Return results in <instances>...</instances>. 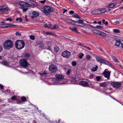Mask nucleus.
Wrapping results in <instances>:
<instances>
[{
    "label": "nucleus",
    "mask_w": 123,
    "mask_h": 123,
    "mask_svg": "<svg viewBox=\"0 0 123 123\" xmlns=\"http://www.w3.org/2000/svg\"><path fill=\"white\" fill-rule=\"evenodd\" d=\"M25 2L20 1L19 2V4L20 6L19 7L20 8H22L23 7H28L30 6L34 5L35 4V2L31 0H25Z\"/></svg>",
    "instance_id": "obj_1"
},
{
    "label": "nucleus",
    "mask_w": 123,
    "mask_h": 123,
    "mask_svg": "<svg viewBox=\"0 0 123 123\" xmlns=\"http://www.w3.org/2000/svg\"><path fill=\"white\" fill-rule=\"evenodd\" d=\"M16 48L20 50L24 47L25 44L24 41L22 40H17L15 43Z\"/></svg>",
    "instance_id": "obj_2"
},
{
    "label": "nucleus",
    "mask_w": 123,
    "mask_h": 123,
    "mask_svg": "<svg viewBox=\"0 0 123 123\" xmlns=\"http://www.w3.org/2000/svg\"><path fill=\"white\" fill-rule=\"evenodd\" d=\"M64 76L60 74H57L55 76L56 78L52 79H51L53 82L55 83L59 82L64 78Z\"/></svg>",
    "instance_id": "obj_3"
},
{
    "label": "nucleus",
    "mask_w": 123,
    "mask_h": 123,
    "mask_svg": "<svg viewBox=\"0 0 123 123\" xmlns=\"http://www.w3.org/2000/svg\"><path fill=\"white\" fill-rule=\"evenodd\" d=\"M43 12L46 15H48L49 12H52L54 10L53 8L48 6H44L43 7Z\"/></svg>",
    "instance_id": "obj_4"
},
{
    "label": "nucleus",
    "mask_w": 123,
    "mask_h": 123,
    "mask_svg": "<svg viewBox=\"0 0 123 123\" xmlns=\"http://www.w3.org/2000/svg\"><path fill=\"white\" fill-rule=\"evenodd\" d=\"M13 46L12 42L10 40H8L6 41L4 44V48L7 49H9L12 48Z\"/></svg>",
    "instance_id": "obj_5"
},
{
    "label": "nucleus",
    "mask_w": 123,
    "mask_h": 123,
    "mask_svg": "<svg viewBox=\"0 0 123 123\" xmlns=\"http://www.w3.org/2000/svg\"><path fill=\"white\" fill-rule=\"evenodd\" d=\"M105 39L109 44L111 45L113 44L114 41L117 39V38H115L113 37L108 36H106Z\"/></svg>",
    "instance_id": "obj_6"
},
{
    "label": "nucleus",
    "mask_w": 123,
    "mask_h": 123,
    "mask_svg": "<svg viewBox=\"0 0 123 123\" xmlns=\"http://www.w3.org/2000/svg\"><path fill=\"white\" fill-rule=\"evenodd\" d=\"M20 64L21 66L23 68H26L29 65L27 60L24 59H22L20 61Z\"/></svg>",
    "instance_id": "obj_7"
},
{
    "label": "nucleus",
    "mask_w": 123,
    "mask_h": 123,
    "mask_svg": "<svg viewBox=\"0 0 123 123\" xmlns=\"http://www.w3.org/2000/svg\"><path fill=\"white\" fill-rule=\"evenodd\" d=\"M49 70L51 73H56L57 70V67L56 66L52 64L49 66Z\"/></svg>",
    "instance_id": "obj_8"
},
{
    "label": "nucleus",
    "mask_w": 123,
    "mask_h": 123,
    "mask_svg": "<svg viewBox=\"0 0 123 123\" xmlns=\"http://www.w3.org/2000/svg\"><path fill=\"white\" fill-rule=\"evenodd\" d=\"M111 85L114 87L116 88H119L121 86L122 84L119 82H113L111 83Z\"/></svg>",
    "instance_id": "obj_9"
},
{
    "label": "nucleus",
    "mask_w": 123,
    "mask_h": 123,
    "mask_svg": "<svg viewBox=\"0 0 123 123\" xmlns=\"http://www.w3.org/2000/svg\"><path fill=\"white\" fill-rule=\"evenodd\" d=\"M10 10L7 6L6 5H4L0 6V11L2 12H3L6 11H8Z\"/></svg>",
    "instance_id": "obj_10"
},
{
    "label": "nucleus",
    "mask_w": 123,
    "mask_h": 123,
    "mask_svg": "<svg viewBox=\"0 0 123 123\" xmlns=\"http://www.w3.org/2000/svg\"><path fill=\"white\" fill-rule=\"evenodd\" d=\"M70 55V52L67 50L64 51L62 54V55L63 57L66 58H68Z\"/></svg>",
    "instance_id": "obj_11"
},
{
    "label": "nucleus",
    "mask_w": 123,
    "mask_h": 123,
    "mask_svg": "<svg viewBox=\"0 0 123 123\" xmlns=\"http://www.w3.org/2000/svg\"><path fill=\"white\" fill-rule=\"evenodd\" d=\"M1 25V27L3 28H7L8 27H15L16 26V25H15L10 24H3Z\"/></svg>",
    "instance_id": "obj_12"
},
{
    "label": "nucleus",
    "mask_w": 123,
    "mask_h": 123,
    "mask_svg": "<svg viewBox=\"0 0 123 123\" xmlns=\"http://www.w3.org/2000/svg\"><path fill=\"white\" fill-rule=\"evenodd\" d=\"M79 84L84 86L87 87L89 86V83L87 82L84 81H81L79 82Z\"/></svg>",
    "instance_id": "obj_13"
},
{
    "label": "nucleus",
    "mask_w": 123,
    "mask_h": 123,
    "mask_svg": "<svg viewBox=\"0 0 123 123\" xmlns=\"http://www.w3.org/2000/svg\"><path fill=\"white\" fill-rule=\"evenodd\" d=\"M97 61L99 62L100 63H103L104 64L106 60L102 58L101 57L98 56H97L95 57Z\"/></svg>",
    "instance_id": "obj_14"
},
{
    "label": "nucleus",
    "mask_w": 123,
    "mask_h": 123,
    "mask_svg": "<svg viewBox=\"0 0 123 123\" xmlns=\"http://www.w3.org/2000/svg\"><path fill=\"white\" fill-rule=\"evenodd\" d=\"M104 76L108 79H110V72L109 71L104 72L103 73Z\"/></svg>",
    "instance_id": "obj_15"
},
{
    "label": "nucleus",
    "mask_w": 123,
    "mask_h": 123,
    "mask_svg": "<svg viewBox=\"0 0 123 123\" xmlns=\"http://www.w3.org/2000/svg\"><path fill=\"white\" fill-rule=\"evenodd\" d=\"M32 16L31 17V18L32 19L34 18L37 17L38 15V13L36 11H34L32 12Z\"/></svg>",
    "instance_id": "obj_16"
},
{
    "label": "nucleus",
    "mask_w": 123,
    "mask_h": 123,
    "mask_svg": "<svg viewBox=\"0 0 123 123\" xmlns=\"http://www.w3.org/2000/svg\"><path fill=\"white\" fill-rule=\"evenodd\" d=\"M99 9H96L92 11L91 12L92 14H99Z\"/></svg>",
    "instance_id": "obj_17"
},
{
    "label": "nucleus",
    "mask_w": 123,
    "mask_h": 123,
    "mask_svg": "<svg viewBox=\"0 0 123 123\" xmlns=\"http://www.w3.org/2000/svg\"><path fill=\"white\" fill-rule=\"evenodd\" d=\"M66 20V22H68V23H72L74 25H75V23H77L76 21H74L73 20H70L68 18Z\"/></svg>",
    "instance_id": "obj_18"
},
{
    "label": "nucleus",
    "mask_w": 123,
    "mask_h": 123,
    "mask_svg": "<svg viewBox=\"0 0 123 123\" xmlns=\"http://www.w3.org/2000/svg\"><path fill=\"white\" fill-rule=\"evenodd\" d=\"M99 14L104 13L106 11V9L105 8H101L99 9Z\"/></svg>",
    "instance_id": "obj_19"
},
{
    "label": "nucleus",
    "mask_w": 123,
    "mask_h": 123,
    "mask_svg": "<svg viewBox=\"0 0 123 123\" xmlns=\"http://www.w3.org/2000/svg\"><path fill=\"white\" fill-rule=\"evenodd\" d=\"M116 41L115 42V45L117 47L119 46L120 45V43L121 42L120 41H121L122 40H118V41L117 40V39L116 40Z\"/></svg>",
    "instance_id": "obj_20"
},
{
    "label": "nucleus",
    "mask_w": 123,
    "mask_h": 123,
    "mask_svg": "<svg viewBox=\"0 0 123 123\" xmlns=\"http://www.w3.org/2000/svg\"><path fill=\"white\" fill-rule=\"evenodd\" d=\"M69 29L71 30L72 31L75 32L76 33H79V32L77 31V29L75 27L73 28H71L70 27L69 28Z\"/></svg>",
    "instance_id": "obj_21"
},
{
    "label": "nucleus",
    "mask_w": 123,
    "mask_h": 123,
    "mask_svg": "<svg viewBox=\"0 0 123 123\" xmlns=\"http://www.w3.org/2000/svg\"><path fill=\"white\" fill-rule=\"evenodd\" d=\"M116 5V3L114 2L110 4L108 6V7L109 8H112L113 7Z\"/></svg>",
    "instance_id": "obj_22"
},
{
    "label": "nucleus",
    "mask_w": 123,
    "mask_h": 123,
    "mask_svg": "<svg viewBox=\"0 0 123 123\" xmlns=\"http://www.w3.org/2000/svg\"><path fill=\"white\" fill-rule=\"evenodd\" d=\"M104 64L108 65L109 66L111 67L112 68H114V67L112 65L111 63L109 62H108L106 61V60Z\"/></svg>",
    "instance_id": "obj_23"
},
{
    "label": "nucleus",
    "mask_w": 123,
    "mask_h": 123,
    "mask_svg": "<svg viewBox=\"0 0 123 123\" xmlns=\"http://www.w3.org/2000/svg\"><path fill=\"white\" fill-rule=\"evenodd\" d=\"M1 63L3 65L6 66H8L9 65V63L6 61H3L1 62Z\"/></svg>",
    "instance_id": "obj_24"
},
{
    "label": "nucleus",
    "mask_w": 123,
    "mask_h": 123,
    "mask_svg": "<svg viewBox=\"0 0 123 123\" xmlns=\"http://www.w3.org/2000/svg\"><path fill=\"white\" fill-rule=\"evenodd\" d=\"M107 85V83L105 82L100 83V86L102 87H105Z\"/></svg>",
    "instance_id": "obj_25"
},
{
    "label": "nucleus",
    "mask_w": 123,
    "mask_h": 123,
    "mask_svg": "<svg viewBox=\"0 0 123 123\" xmlns=\"http://www.w3.org/2000/svg\"><path fill=\"white\" fill-rule=\"evenodd\" d=\"M73 17L76 18H78L79 19L81 18L80 16H79L78 14L76 13L73 14Z\"/></svg>",
    "instance_id": "obj_26"
},
{
    "label": "nucleus",
    "mask_w": 123,
    "mask_h": 123,
    "mask_svg": "<svg viewBox=\"0 0 123 123\" xmlns=\"http://www.w3.org/2000/svg\"><path fill=\"white\" fill-rule=\"evenodd\" d=\"M45 34L46 35H53L54 34L52 32H45Z\"/></svg>",
    "instance_id": "obj_27"
},
{
    "label": "nucleus",
    "mask_w": 123,
    "mask_h": 123,
    "mask_svg": "<svg viewBox=\"0 0 123 123\" xmlns=\"http://www.w3.org/2000/svg\"><path fill=\"white\" fill-rule=\"evenodd\" d=\"M21 100L22 102H25L27 101L26 98L24 96H23L21 98Z\"/></svg>",
    "instance_id": "obj_28"
},
{
    "label": "nucleus",
    "mask_w": 123,
    "mask_h": 123,
    "mask_svg": "<svg viewBox=\"0 0 123 123\" xmlns=\"http://www.w3.org/2000/svg\"><path fill=\"white\" fill-rule=\"evenodd\" d=\"M39 45L40 48L42 49L43 48L44 44L43 42H40L39 43Z\"/></svg>",
    "instance_id": "obj_29"
},
{
    "label": "nucleus",
    "mask_w": 123,
    "mask_h": 123,
    "mask_svg": "<svg viewBox=\"0 0 123 123\" xmlns=\"http://www.w3.org/2000/svg\"><path fill=\"white\" fill-rule=\"evenodd\" d=\"M113 31L115 33H119L120 32V31L117 29H114L113 30Z\"/></svg>",
    "instance_id": "obj_30"
},
{
    "label": "nucleus",
    "mask_w": 123,
    "mask_h": 123,
    "mask_svg": "<svg viewBox=\"0 0 123 123\" xmlns=\"http://www.w3.org/2000/svg\"><path fill=\"white\" fill-rule=\"evenodd\" d=\"M99 35L103 37H106V34L105 33L102 32H101Z\"/></svg>",
    "instance_id": "obj_31"
},
{
    "label": "nucleus",
    "mask_w": 123,
    "mask_h": 123,
    "mask_svg": "<svg viewBox=\"0 0 123 123\" xmlns=\"http://www.w3.org/2000/svg\"><path fill=\"white\" fill-rule=\"evenodd\" d=\"M39 74H40L41 76H44L47 75V73L45 72H40V73H39Z\"/></svg>",
    "instance_id": "obj_32"
},
{
    "label": "nucleus",
    "mask_w": 123,
    "mask_h": 123,
    "mask_svg": "<svg viewBox=\"0 0 123 123\" xmlns=\"http://www.w3.org/2000/svg\"><path fill=\"white\" fill-rule=\"evenodd\" d=\"M70 80L73 83H74L76 81V80L74 77H72L71 78Z\"/></svg>",
    "instance_id": "obj_33"
},
{
    "label": "nucleus",
    "mask_w": 123,
    "mask_h": 123,
    "mask_svg": "<svg viewBox=\"0 0 123 123\" xmlns=\"http://www.w3.org/2000/svg\"><path fill=\"white\" fill-rule=\"evenodd\" d=\"M86 56V59L88 61L90 60L91 58V57L90 55H87Z\"/></svg>",
    "instance_id": "obj_34"
},
{
    "label": "nucleus",
    "mask_w": 123,
    "mask_h": 123,
    "mask_svg": "<svg viewBox=\"0 0 123 123\" xmlns=\"http://www.w3.org/2000/svg\"><path fill=\"white\" fill-rule=\"evenodd\" d=\"M98 68V66L97 65H96L95 67H93L92 69H91V70L92 71H95L97 70Z\"/></svg>",
    "instance_id": "obj_35"
},
{
    "label": "nucleus",
    "mask_w": 123,
    "mask_h": 123,
    "mask_svg": "<svg viewBox=\"0 0 123 123\" xmlns=\"http://www.w3.org/2000/svg\"><path fill=\"white\" fill-rule=\"evenodd\" d=\"M101 32V31H99L95 30H94L93 32L97 34H98L99 35Z\"/></svg>",
    "instance_id": "obj_36"
},
{
    "label": "nucleus",
    "mask_w": 123,
    "mask_h": 123,
    "mask_svg": "<svg viewBox=\"0 0 123 123\" xmlns=\"http://www.w3.org/2000/svg\"><path fill=\"white\" fill-rule=\"evenodd\" d=\"M102 21L103 22V23L104 24H105V25L106 26H107L108 25V22L107 21H105V20L104 19H103L102 20Z\"/></svg>",
    "instance_id": "obj_37"
},
{
    "label": "nucleus",
    "mask_w": 123,
    "mask_h": 123,
    "mask_svg": "<svg viewBox=\"0 0 123 123\" xmlns=\"http://www.w3.org/2000/svg\"><path fill=\"white\" fill-rule=\"evenodd\" d=\"M78 21L79 22H77V23H79L81 24L84 25V23H83L84 21L83 20L79 19Z\"/></svg>",
    "instance_id": "obj_38"
},
{
    "label": "nucleus",
    "mask_w": 123,
    "mask_h": 123,
    "mask_svg": "<svg viewBox=\"0 0 123 123\" xmlns=\"http://www.w3.org/2000/svg\"><path fill=\"white\" fill-rule=\"evenodd\" d=\"M58 27V26L57 25H55L53 27H52V29H57Z\"/></svg>",
    "instance_id": "obj_39"
},
{
    "label": "nucleus",
    "mask_w": 123,
    "mask_h": 123,
    "mask_svg": "<svg viewBox=\"0 0 123 123\" xmlns=\"http://www.w3.org/2000/svg\"><path fill=\"white\" fill-rule=\"evenodd\" d=\"M76 62L75 61H73L72 62V64L73 66H76Z\"/></svg>",
    "instance_id": "obj_40"
},
{
    "label": "nucleus",
    "mask_w": 123,
    "mask_h": 123,
    "mask_svg": "<svg viewBox=\"0 0 123 123\" xmlns=\"http://www.w3.org/2000/svg\"><path fill=\"white\" fill-rule=\"evenodd\" d=\"M54 50L56 52H57L58 51L59 49V48L57 46H56L54 48Z\"/></svg>",
    "instance_id": "obj_41"
},
{
    "label": "nucleus",
    "mask_w": 123,
    "mask_h": 123,
    "mask_svg": "<svg viewBox=\"0 0 123 123\" xmlns=\"http://www.w3.org/2000/svg\"><path fill=\"white\" fill-rule=\"evenodd\" d=\"M30 37L31 39L32 40H34L35 39V37L34 36L31 35L30 36Z\"/></svg>",
    "instance_id": "obj_42"
},
{
    "label": "nucleus",
    "mask_w": 123,
    "mask_h": 123,
    "mask_svg": "<svg viewBox=\"0 0 123 123\" xmlns=\"http://www.w3.org/2000/svg\"><path fill=\"white\" fill-rule=\"evenodd\" d=\"M45 48L48 50H51V48L50 46L48 45L45 47Z\"/></svg>",
    "instance_id": "obj_43"
},
{
    "label": "nucleus",
    "mask_w": 123,
    "mask_h": 123,
    "mask_svg": "<svg viewBox=\"0 0 123 123\" xmlns=\"http://www.w3.org/2000/svg\"><path fill=\"white\" fill-rule=\"evenodd\" d=\"M112 58L114 61L115 62H118V60L117 59V58L113 56Z\"/></svg>",
    "instance_id": "obj_44"
},
{
    "label": "nucleus",
    "mask_w": 123,
    "mask_h": 123,
    "mask_svg": "<svg viewBox=\"0 0 123 123\" xmlns=\"http://www.w3.org/2000/svg\"><path fill=\"white\" fill-rule=\"evenodd\" d=\"M24 7L21 8L22 9L23 12H25L28 9V8H24Z\"/></svg>",
    "instance_id": "obj_45"
},
{
    "label": "nucleus",
    "mask_w": 123,
    "mask_h": 123,
    "mask_svg": "<svg viewBox=\"0 0 123 123\" xmlns=\"http://www.w3.org/2000/svg\"><path fill=\"white\" fill-rule=\"evenodd\" d=\"M96 79L98 81H99L100 80L101 78L100 76H98L96 77Z\"/></svg>",
    "instance_id": "obj_46"
},
{
    "label": "nucleus",
    "mask_w": 123,
    "mask_h": 123,
    "mask_svg": "<svg viewBox=\"0 0 123 123\" xmlns=\"http://www.w3.org/2000/svg\"><path fill=\"white\" fill-rule=\"evenodd\" d=\"M15 34L16 36H20L21 35V34L20 33L19 31L15 33Z\"/></svg>",
    "instance_id": "obj_47"
},
{
    "label": "nucleus",
    "mask_w": 123,
    "mask_h": 123,
    "mask_svg": "<svg viewBox=\"0 0 123 123\" xmlns=\"http://www.w3.org/2000/svg\"><path fill=\"white\" fill-rule=\"evenodd\" d=\"M25 56L26 58H28L30 56V55L28 53L26 54L25 55Z\"/></svg>",
    "instance_id": "obj_48"
},
{
    "label": "nucleus",
    "mask_w": 123,
    "mask_h": 123,
    "mask_svg": "<svg viewBox=\"0 0 123 123\" xmlns=\"http://www.w3.org/2000/svg\"><path fill=\"white\" fill-rule=\"evenodd\" d=\"M51 26L52 25L50 23V22H49V25L48 26V28L52 29V27H51Z\"/></svg>",
    "instance_id": "obj_49"
},
{
    "label": "nucleus",
    "mask_w": 123,
    "mask_h": 123,
    "mask_svg": "<svg viewBox=\"0 0 123 123\" xmlns=\"http://www.w3.org/2000/svg\"><path fill=\"white\" fill-rule=\"evenodd\" d=\"M16 20L17 21H19L20 22H21L22 21V19L20 18H16Z\"/></svg>",
    "instance_id": "obj_50"
},
{
    "label": "nucleus",
    "mask_w": 123,
    "mask_h": 123,
    "mask_svg": "<svg viewBox=\"0 0 123 123\" xmlns=\"http://www.w3.org/2000/svg\"><path fill=\"white\" fill-rule=\"evenodd\" d=\"M95 27H96V28H95V29H96V28H102V29H103V28L102 27H101V26H98V25L97 26Z\"/></svg>",
    "instance_id": "obj_51"
},
{
    "label": "nucleus",
    "mask_w": 123,
    "mask_h": 123,
    "mask_svg": "<svg viewBox=\"0 0 123 123\" xmlns=\"http://www.w3.org/2000/svg\"><path fill=\"white\" fill-rule=\"evenodd\" d=\"M84 55L83 53H82L81 55L80 54V55L79 56V57L80 59H82V56Z\"/></svg>",
    "instance_id": "obj_52"
},
{
    "label": "nucleus",
    "mask_w": 123,
    "mask_h": 123,
    "mask_svg": "<svg viewBox=\"0 0 123 123\" xmlns=\"http://www.w3.org/2000/svg\"><path fill=\"white\" fill-rule=\"evenodd\" d=\"M16 101L17 102V103L18 104H20L21 103V101H20V100L17 98L16 99Z\"/></svg>",
    "instance_id": "obj_53"
},
{
    "label": "nucleus",
    "mask_w": 123,
    "mask_h": 123,
    "mask_svg": "<svg viewBox=\"0 0 123 123\" xmlns=\"http://www.w3.org/2000/svg\"><path fill=\"white\" fill-rule=\"evenodd\" d=\"M11 99L13 100H16V99H17L16 98V96H13L12 97Z\"/></svg>",
    "instance_id": "obj_54"
},
{
    "label": "nucleus",
    "mask_w": 123,
    "mask_h": 123,
    "mask_svg": "<svg viewBox=\"0 0 123 123\" xmlns=\"http://www.w3.org/2000/svg\"><path fill=\"white\" fill-rule=\"evenodd\" d=\"M42 4H44L45 3V2L46 1V0H44L43 1H39Z\"/></svg>",
    "instance_id": "obj_55"
},
{
    "label": "nucleus",
    "mask_w": 123,
    "mask_h": 123,
    "mask_svg": "<svg viewBox=\"0 0 123 123\" xmlns=\"http://www.w3.org/2000/svg\"><path fill=\"white\" fill-rule=\"evenodd\" d=\"M121 43V46L122 48H123V41L121 40V41H120Z\"/></svg>",
    "instance_id": "obj_56"
},
{
    "label": "nucleus",
    "mask_w": 123,
    "mask_h": 123,
    "mask_svg": "<svg viewBox=\"0 0 123 123\" xmlns=\"http://www.w3.org/2000/svg\"><path fill=\"white\" fill-rule=\"evenodd\" d=\"M94 76V75L93 74H92L89 76L90 78L91 79L93 78Z\"/></svg>",
    "instance_id": "obj_57"
},
{
    "label": "nucleus",
    "mask_w": 123,
    "mask_h": 123,
    "mask_svg": "<svg viewBox=\"0 0 123 123\" xmlns=\"http://www.w3.org/2000/svg\"><path fill=\"white\" fill-rule=\"evenodd\" d=\"M67 74L68 75H69L70 74V70H68L67 72Z\"/></svg>",
    "instance_id": "obj_58"
},
{
    "label": "nucleus",
    "mask_w": 123,
    "mask_h": 123,
    "mask_svg": "<svg viewBox=\"0 0 123 123\" xmlns=\"http://www.w3.org/2000/svg\"><path fill=\"white\" fill-rule=\"evenodd\" d=\"M6 20L7 21H9L10 22H12V20L11 18H7Z\"/></svg>",
    "instance_id": "obj_59"
},
{
    "label": "nucleus",
    "mask_w": 123,
    "mask_h": 123,
    "mask_svg": "<svg viewBox=\"0 0 123 123\" xmlns=\"http://www.w3.org/2000/svg\"><path fill=\"white\" fill-rule=\"evenodd\" d=\"M87 25L89 27H92L93 28H96V27H95L93 26L92 25H91L88 24V25Z\"/></svg>",
    "instance_id": "obj_60"
},
{
    "label": "nucleus",
    "mask_w": 123,
    "mask_h": 123,
    "mask_svg": "<svg viewBox=\"0 0 123 123\" xmlns=\"http://www.w3.org/2000/svg\"><path fill=\"white\" fill-rule=\"evenodd\" d=\"M74 12L73 11H71L69 12V13L70 14H72L74 13Z\"/></svg>",
    "instance_id": "obj_61"
},
{
    "label": "nucleus",
    "mask_w": 123,
    "mask_h": 123,
    "mask_svg": "<svg viewBox=\"0 0 123 123\" xmlns=\"http://www.w3.org/2000/svg\"><path fill=\"white\" fill-rule=\"evenodd\" d=\"M0 88H1V89H3L4 88L3 86L1 84H0Z\"/></svg>",
    "instance_id": "obj_62"
},
{
    "label": "nucleus",
    "mask_w": 123,
    "mask_h": 123,
    "mask_svg": "<svg viewBox=\"0 0 123 123\" xmlns=\"http://www.w3.org/2000/svg\"><path fill=\"white\" fill-rule=\"evenodd\" d=\"M114 23L117 25L118 24L120 23V22L118 21H117L116 22H114Z\"/></svg>",
    "instance_id": "obj_63"
},
{
    "label": "nucleus",
    "mask_w": 123,
    "mask_h": 123,
    "mask_svg": "<svg viewBox=\"0 0 123 123\" xmlns=\"http://www.w3.org/2000/svg\"><path fill=\"white\" fill-rule=\"evenodd\" d=\"M86 49H87L88 50L90 51L92 49L88 47H87V48Z\"/></svg>",
    "instance_id": "obj_64"
}]
</instances>
